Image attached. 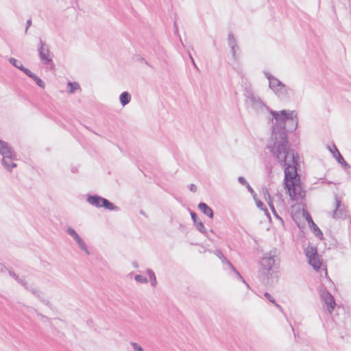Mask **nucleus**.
Returning <instances> with one entry per match:
<instances>
[{"label": "nucleus", "mask_w": 351, "mask_h": 351, "mask_svg": "<svg viewBox=\"0 0 351 351\" xmlns=\"http://www.w3.org/2000/svg\"><path fill=\"white\" fill-rule=\"evenodd\" d=\"M252 108L258 113L266 109L275 119L273 123L270 143L267 148L284 167V189L291 200H297L305 196V191L301 186L300 175L298 171L300 167V157L294 149H291L288 141L287 133L293 132L298 128V120L295 110H282L276 111L256 96L249 101Z\"/></svg>", "instance_id": "nucleus-1"}, {"label": "nucleus", "mask_w": 351, "mask_h": 351, "mask_svg": "<svg viewBox=\"0 0 351 351\" xmlns=\"http://www.w3.org/2000/svg\"><path fill=\"white\" fill-rule=\"evenodd\" d=\"M277 248H274L263 254L260 261V278L265 285H272L278 280L277 272L280 258Z\"/></svg>", "instance_id": "nucleus-2"}, {"label": "nucleus", "mask_w": 351, "mask_h": 351, "mask_svg": "<svg viewBox=\"0 0 351 351\" xmlns=\"http://www.w3.org/2000/svg\"><path fill=\"white\" fill-rule=\"evenodd\" d=\"M86 202L93 206L97 208H104V209L110 211H119L120 210L119 207L109 201L108 199L97 194L88 195Z\"/></svg>", "instance_id": "nucleus-3"}, {"label": "nucleus", "mask_w": 351, "mask_h": 351, "mask_svg": "<svg viewBox=\"0 0 351 351\" xmlns=\"http://www.w3.org/2000/svg\"><path fill=\"white\" fill-rule=\"evenodd\" d=\"M305 255L308 259V264L315 271H319L322 266V261L319 258L316 247H308L305 250Z\"/></svg>", "instance_id": "nucleus-4"}, {"label": "nucleus", "mask_w": 351, "mask_h": 351, "mask_svg": "<svg viewBox=\"0 0 351 351\" xmlns=\"http://www.w3.org/2000/svg\"><path fill=\"white\" fill-rule=\"evenodd\" d=\"M38 52L40 60L45 64L53 63L52 59L49 57L50 50L49 46L41 38H39V47Z\"/></svg>", "instance_id": "nucleus-5"}, {"label": "nucleus", "mask_w": 351, "mask_h": 351, "mask_svg": "<svg viewBox=\"0 0 351 351\" xmlns=\"http://www.w3.org/2000/svg\"><path fill=\"white\" fill-rule=\"evenodd\" d=\"M274 93L282 101L288 100L295 95L294 90L283 83L274 91Z\"/></svg>", "instance_id": "nucleus-6"}, {"label": "nucleus", "mask_w": 351, "mask_h": 351, "mask_svg": "<svg viewBox=\"0 0 351 351\" xmlns=\"http://www.w3.org/2000/svg\"><path fill=\"white\" fill-rule=\"evenodd\" d=\"M320 296L322 300L324 302V304L326 305L327 310L330 313H331L336 306L334 296L326 288L321 291Z\"/></svg>", "instance_id": "nucleus-7"}, {"label": "nucleus", "mask_w": 351, "mask_h": 351, "mask_svg": "<svg viewBox=\"0 0 351 351\" xmlns=\"http://www.w3.org/2000/svg\"><path fill=\"white\" fill-rule=\"evenodd\" d=\"M303 215L305 217L306 221L308 222V226L311 230L313 232L314 234L318 237L320 240L324 239V236L320 228L317 226V224L313 221V218L311 217L310 213L304 210Z\"/></svg>", "instance_id": "nucleus-8"}, {"label": "nucleus", "mask_w": 351, "mask_h": 351, "mask_svg": "<svg viewBox=\"0 0 351 351\" xmlns=\"http://www.w3.org/2000/svg\"><path fill=\"white\" fill-rule=\"evenodd\" d=\"M66 232L75 241L81 250L84 251L86 254H90L86 243L73 228L69 227L66 229Z\"/></svg>", "instance_id": "nucleus-9"}, {"label": "nucleus", "mask_w": 351, "mask_h": 351, "mask_svg": "<svg viewBox=\"0 0 351 351\" xmlns=\"http://www.w3.org/2000/svg\"><path fill=\"white\" fill-rule=\"evenodd\" d=\"M0 154L2 158H11V157H16V154L13 147L8 143L0 139Z\"/></svg>", "instance_id": "nucleus-10"}, {"label": "nucleus", "mask_w": 351, "mask_h": 351, "mask_svg": "<svg viewBox=\"0 0 351 351\" xmlns=\"http://www.w3.org/2000/svg\"><path fill=\"white\" fill-rule=\"evenodd\" d=\"M190 215L191 217V219L193 222V225L196 228V229L199 231L204 236L208 237V233L206 229L204 227L203 222L199 219L196 213L193 210H190Z\"/></svg>", "instance_id": "nucleus-11"}, {"label": "nucleus", "mask_w": 351, "mask_h": 351, "mask_svg": "<svg viewBox=\"0 0 351 351\" xmlns=\"http://www.w3.org/2000/svg\"><path fill=\"white\" fill-rule=\"evenodd\" d=\"M333 147L335 149V152H333L330 148H329L330 152L332 153V156L334 158H336L337 161L341 165L343 169H348V168H350V166L348 164V162L344 160L343 157L342 156V155L341 154V153L339 152V151L338 150V149L337 148L336 145H333Z\"/></svg>", "instance_id": "nucleus-12"}, {"label": "nucleus", "mask_w": 351, "mask_h": 351, "mask_svg": "<svg viewBox=\"0 0 351 351\" xmlns=\"http://www.w3.org/2000/svg\"><path fill=\"white\" fill-rule=\"evenodd\" d=\"M16 160H17V156L11 157V158H2L1 165L8 171L11 172L12 170L17 166V165L14 162Z\"/></svg>", "instance_id": "nucleus-13"}, {"label": "nucleus", "mask_w": 351, "mask_h": 351, "mask_svg": "<svg viewBox=\"0 0 351 351\" xmlns=\"http://www.w3.org/2000/svg\"><path fill=\"white\" fill-rule=\"evenodd\" d=\"M198 208L208 217L213 219L214 217V212L213 209L205 202H199L197 205Z\"/></svg>", "instance_id": "nucleus-14"}, {"label": "nucleus", "mask_w": 351, "mask_h": 351, "mask_svg": "<svg viewBox=\"0 0 351 351\" xmlns=\"http://www.w3.org/2000/svg\"><path fill=\"white\" fill-rule=\"evenodd\" d=\"M9 62L15 68L19 69L22 72H23L25 75L27 73V72L29 71V69L25 67L21 61L14 58H10L9 59Z\"/></svg>", "instance_id": "nucleus-15"}, {"label": "nucleus", "mask_w": 351, "mask_h": 351, "mask_svg": "<svg viewBox=\"0 0 351 351\" xmlns=\"http://www.w3.org/2000/svg\"><path fill=\"white\" fill-rule=\"evenodd\" d=\"M215 254L219 257L223 264H226L229 266L231 269H235V267L231 263V262L223 255L222 251L219 249H217L215 251Z\"/></svg>", "instance_id": "nucleus-16"}, {"label": "nucleus", "mask_w": 351, "mask_h": 351, "mask_svg": "<svg viewBox=\"0 0 351 351\" xmlns=\"http://www.w3.org/2000/svg\"><path fill=\"white\" fill-rule=\"evenodd\" d=\"M29 291L34 294L36 298H38L41 302H43L46 306H50V302L48 300H46L44 298L43 293L40 290L36 289H31Z\"/></svg>", "instance_id": "nucleus-17"}, {"label": "nucleus", "mask_w": 351, "mask_h": 351, "mask_svg": "<svg viewBox=\"0 0 351 351\" xmlns=\"http://www.w3.org/2000/svg\"><path fill=\"white\" fill-rule=\"evenodd\" d=\"M26 75L28 76L29 78L32 79L40 88H45V82L38 76L32 73L30 70L27 72Z\"/></svg>", "instance_id": "nucleus-18"}, {"label": "nucleus", "mask_w": 351, "mask_h": 351, "mask_svg": "<svg viewBox=\"0 0 351 351\" xmlns=\"http://www.w3.org/2000/svg\"><path fill=\"white\" fill-rule=\"evenodd\" d=\"M131 101V95L127 92H123L119 96V101L123 106H126Z\"/></svg>", "instance_id": "nucleus-19"}, {"label": "nucleus", "mask_w": 351, "mask_h": 351, "mask_svg": "<svg viewBox=\"0 0 351 351\" xmlns=\"http://www.w3.org/2000/svg\"><path fill=\"white\" fill-rule=\"evenodd\" d=\"M282 84V82L281 81H280L278 78L274 77L273 78V80L269 82V87L274 92Z\"/></svg>", "instance_id": "nucleus-20"}, {"label": "nucleus", "mask_w": 351, "mask_h": 351, "mask_svg": "<svg viewBox=\"0 0 351 351\" xmlns=\"http://www.w3.org/2000/svg\"><path fill=\"white\" fill-rule=\"evenodd\" d=\"M147 274L149 277L151 285L152 287H156L157 285V280H156V275H155L154 271L151 269H147Z\"/></svg>", "instance_id": "nucleus-21"}, {"label": "nucleus", "mask_w": 351, "mask_h": 351, "mask_svg": "<svg viewBox=\"0 0 351 351\" xmlns=\"http://www.w3.org/2000/svg\"><path fill=\"white\" fill-rule=\"evenodd\" d=\"M264 296L267 300L274 304L280 311H282V306L276 303L275 299L272 297V295L270 293H269L268 292H265L264 293Z\"/></svg>", "instance_id": "nucleus-22"}, {"label": "nucleus", "mask_w": 351, "mask_h": 351, "mask_svg": "<svg viewBox=\"0 0 351 351\" xmlns=\"http://www.w3.org/2000/svg\"><path fill=\"white\" fill-rule=\"evenodd\" d=\"M68 87L69 88V93H73L75 91L80 89V86L77 82H69L68 83Z\"/></svg>", "instance_id": "nucleus-23"}, {"label": "nucleus", "mask_w": 351, "mask_h": 351, "mask_svg": "<svg viewBox=\"0 0 351 351\" xmlns=\"http://www.w3.org/2000/svg\"><path fill=\"white\" fill-rule=\"evenodd\" d=\"M244 96L246 97L248 101L251 100L253 97H256V95L253 93L252 89L250 87H246L245 88Z\"/></svg>", "instance_id": "nucleus-24"}, {"label": "nucleus", "mask_w": 351, "mask_h": 351, "mask_svg": "<svg viewBox=\"0 0 351 351\" xmlns=\"http://www.w3.org/2000/svg\"><path fill=\"white\" fill-rule=\"evenodd\" d=\"M263 192L264 193L265 198L268 205L269 206V204H274L272 199H271V197L268 191V189L267 188H263Z\"/></svg>", "instance_id": "nucleus-25"}, {"label": "nucleus", "mask_w": 351, "mask_h": 351, "mask_svg": "<svg viewBox=\"0 0 351 351\" xmlns=\"http://www.w3.org/2000/svg\"><path fill=\"white\" fill-rule=\"evenodd\" d=\"M228 42L229 47L237 45L236 38L232 33H229Z\"/></svg>", "instance_id": "nucleus-26"}, {"label": "nucleus", "mask_w": 351, "mask_h": 351, "mask_svg": "<svg viewBox=\"0 0 351 351\" xmlns=\"http://www.w3.org/2000/svg\"><path fill=\"white\" fill-rule=\"evenodd\" d=\"M344 215H346V210L345 208L343 207H340L339 208V210H338V213L337 215H335L333 213L332 215V217L333 218H341V217H343Z\"/></svg>", "instance_id": "nucleus-27"}, {"label": "nucleus", "mask_w": 351, "mask_h": 351, "mask_svg": "<svg viewBox=\"0 0 351 351\" xmlns=\"http://www.w3.org/2000/svg\"><path fill=\"white\" fill-rule=\"evenodd\" d=\"M335 209L334 210V214L337 215L338 213L339 208H340L341 206V201L337 197V195H335Z\"/></svg>", "instance_id": "nucleus-28"}, {"label": "nucleus", "mask_w": 351, "mask_h": 351, "mask_svg": "<svg viewBox=\"0 0 351 351\" xmlns=\"http://www.w3.org/2000/svg\"><path fill=\"white\" fill-rule=\"evenodd\" d=\"M134 279L136 282L141 283H147L148 282L147 278L141 274L135 275Z\"/></svg>", "instance_id": "nucleus-29"}, {"label": "nucleus", "mask_w": 351, "mask_h": 351, "mask_svg": "<svg viewBox=\"0 0 351 351\" xmlns=\"http://www.w3.org/2000/svg\"><path fill=\"white\" fill-rule=\"evenodd\" d=\"M231 48V53L233 59L237 61L238 60L237 56V51L239 50V47L238 45L236 46H232L230 47Z\"/></svg>", "instance_id": "nucleus-30"}, {"label": "nucleus", "mask_w": 351, "mask_h": 351, "mask_svg": "<svg viewBox=\"0 0 351 351\" xmlns=\"http://www.w3.org/2000/svg\"><path fill=\"white\" fill-rule=\"evenodd\" d=\"M237 276L238 277V279H239L240 280L242 281V282H243L245 285H247V287H249V285L246 282V281L245 280V279L242 277V276L241 275V274L237 271V269L235 268V269H232Z\"/></svg>", "instance_id": "nucleus-31"}, {"label": "nucleus", "mask_w": 351, "mask_h": 351, "mask_svg": "<svg viewBox=\"0 0 351 351\" xmlns=\"http://www.w3.org/2000/svg\"><path fill=\"white\" fill-rule=\"evenodd\" d=\"M237 276L238 277V279H239L240 280L242 281V282H243L245 285H247V287H249V285L246 282V281L245 280V279L242 277V276L241 275V274L237 271V269L235 268V269H232Z\"/></svg>", "instance_id": "nucleus-32"}, {"label": "nucleus", "mask_w": 351, "mask_h": 351, "mask_svg": "<svg viewBox=\"0 0 351 351\" xmlns=\"http://www.w3.org/2000/svg\"><path fill=\"white\" fill-rule=\"evenodd\" d=\"M237 276L238 277V279H239L240 280L242 281V282H243L245 285H247V287H249V285L246 282V281L245 280V279L242 277V276L241 275V274L237 271V269L235 268V269H232Z\"/></svg>", "instance_id": "nucleus-33"}, {"label": "nucleus", "mask_w": 351, "mask_h": 351, "mask_svg": "<svg viewBox=\"0 0 351 351\" xmlns=\"http://www.w3.org/2000/svg\"><path fill=\"white\" fill-rule=\"evenodd\" d=\"M237 276L238 277V279H239L240 280L242 281V282H243L245 285H247V287H249V285L246 282V281L245 280V279L242 277V276L241 275V274L237 271V269L235 268V269H232Z\"/></svg>", "instance_id": "nucleus-34"}, {"label": "nucleus", "mask_w": 351, "mask_h": 351, "mask_svg": "<svg viewBox=\"0 0 351 351\" xmlns=\"http://www.w3.org/2000/svg\"><path fill=\"white\" fill-rule=\"evenodd\" d=\"M254 200L256 202V204L257 207L258 208H260L261 210L263 209L265 207V205L263 204V202L261 200L257 199L256 197L254 198Z\"/></svg>", "instance_id": "nucleus-35"}, {"label": "nucleus", "mask_w": 351, "mask_h": 351, "mask_svg": "<svg viewBox=\"0 0 351 351\" xmlns=\"http://www.w3.org/2000/svg\"><path fill=\"white\" fill-rule=\"evenodd\" d=\"M131 346H132L133 349L135 351H143V348L140 345H138L137 343L131 342Z\"/></svg>", "instance_id": "nucleus-36"}, {"label": "nucleus", "mask_w": 351, "mask_h": 351, "mask_svg": "<svg viewBox=\"0 0 351 351\" xmlns=\"http://www.w3.org/2000/svg\"><path fill=\"white\" fill-rule=\"evenodd\" d=\"M272 169H273V167L270 163L265 165V170L269 176H270L272 173Z\"/></svg>", "instance_id": "nucleus-37"}, {"label": "nucleus", "mask_w": 351, "mask_h": 351, "mask_svg": "<svg viewBox=\"0 0 351 351\" xmlns=\"http://www.w3.org/2000/svg\"><path fill=\"white\" fill-rule=\"evenodd\" d=\"M238 182H239L241 184H242V185H243V186H246L249 184V183L246 181L245 178L244 177H243V176H239V177L238 178Z\"/></svg>", "instance_id": "nucleus-38"}, {"label": "nucleus", "mask_w": 351, "mask_h": 351, "mask_svg": "<svg viewBox=\"0 0 351 351\" xmlns=\"http://www.w3.org/2000/svg\"><path fill=\"white\" fill-rule=\"evenodd\" d=\"M245 187L247 188V191L252 195L254 199L256 198V193H255L254 190L252 188V186L250 185V184H248Z\"/></svg>", "instance_id": "nucleus-39"}, {"label": "nucleus", "mask_w": 351, "mask_h": 351, "mask_svg": "<svg viewBox=\"0 0 351 351\" xmlns=\"http://www.w3.org/2000/svg\"><path fill=\"white\" fill-rule=\"evenodd\" d=\"M269 208H270L271 210L272 211L273 214H274L276 217H278V218H279V219H280L282 220V218H280V217L278 216V213H277V211H276V208H275L274 205V204H269Z\"/></svg>", "instance_id": "nucleus-40"}, {"label": "nucleus", "mask_w": 351, "mask_h": 351, "mask_svg": "<svg viewBox=\"0 0 351 351\" xmlns=\"http://www.w3.org/2000/svg\"><path fill=\"white\" fill-rule=\"evenodd\" d=\"M19 284H21L22 286H23L25 289H28V287H27V283L25 280L20 278L19 277V279L18 280H16Z\"/></svg>", "instance_id": "nucleus-41"}, {"label": "nucleus", "mask_w": 351, "mask_h": 351, "mask_svg": "<svg viewBox=\"0 0 351 351\" xmlns=\"http://www.w3.org/2000/svg\"><path fill=\"white\" fill-rule=\"evenodd\" d=\"M8 271L10 276H12L13 278H14L15 280L19 279V276L17 274H16V273L14 271H13L11 269H8Z\"/></svg>", "instance_id": "nucleus-42"}, {"label": "nucleus", "mask_w": 351, "mask_h": 351, "mask_svg": "<svg viewBox=\"0 0 351 351\" xmlns=\"http://www.w3.org/2000/svg\"><path fill=\"white\" fill-rule=\"evenodd\" d=\"M32 19H29L27 21H26V27H25V34H26L27 33V30L29 29V27L32 25Z\"/></svg>", "instance_id": "nucleus-43"}, {"label": "nucleus", "mask_w": 351, "mask_h": 351, "mask_svg": "<svg viewBox=\"0 0 351 351\" xmlns=\"http://www.w3.org/2000/svg\"><path fill=\"white\" fill-rule=\"evenodd\" d=\"M264 74H265V77H267V79L269 80V82H271L273 80V78L274 77V76H273L271 73H269L267 71H265Z\"/></svg>", "instance_id": "nucleus-44"}, {"label": "nucleus", "mask_w": 351, "mask_h": 351, "mask_svg": "<svg viewBox=\"0 0 351 351\" xmlns=\"http://www.w3.org/2000/svg\"><path fill=\"white\" fill-rule=\"evenodd\" d=\"M197 186H196V185H195V184H190V186H189V190H190L191 191H192V192H193V193H195V192L197 191Z\"/></svg>", "instance_id": "nucleus-45"}, {"label": "nucleus", "mask_w": 351, "mask_h": 351, "mask_svg": "<svg viewBox=\"0 0 351 351\" xmlns=\"http://www.w3.org/2000/svg\"><path fill=\"white\" fill-rule=\"evenodd\" d=\"M8 269L2 263H0V271L3 272Z\"/></svg>", "instance_id": "nucleus-46"}, {"label": "nucleus", "mask_w": 351, "mask_h": 351, "mask_svg": "<svg viewBox=\"0 0 351 351\" xmlns=\"http://www.w3.org/2000/svg\"><path fill=\"white\" fill-rule=\"evenodd\" d=\"M262 210L264 211L265 214L269 218L271 219V217H270V214L269 213V210L267 208V207L265 206L263 209H262Z\"/></svg>", "instance_id": "nucleus-47"}, {"label": "nucleus", "mask_w": 351, "mask_h": 351, "mask_svg": "<svg viewBox=\"0 0 351 351\" xmlns=\"http://www.w3.org/2000/svg\"><path fill=\"white\" fill-rule=\"evenodd\" d=\"M262 210L264 211L265 214L269 218L271 219V217H270V214L269 213V210L267 208V207L265 206L263 209H262Z\"/></svg>", "instance_id": "nucleus-48"}, {"label": "nucleus", "mask_w": 351, "mask_h": 351, "mask_svg": "<svg viewBox=\"0 0 351 351\" xmlns=\"http://www.w3.org/2000/svg\"><path fill=\"white\" fill-rule=\"evenodd\" d=\"M38 315H40V316L42 318H43V319H49L47 316H45V315H44L38 314Z\"/></svg>", "instance_id": "nucleus-49"}, {"label": "nucleus", "mask_w": 351, "mask_h": 351, "mask_svg": "<svg viewBox=\"0 0 351 351\" xmlns=\"http://www.w3.org/2000/svg\"><path fill=\"white\" fill-rule=\"evenodd\" d=\"M191 62H192L193 64L194 65V66H195L196 69H197V65L195 64V62L194 59H192V61H191Z\"/></svg>", "instance_id": "nucleus-50"}, {"label": "nucleus", "mask_w": 351, "mask_h": 351, "mask_svg": "<svg viewBox=\"0 0 351 351\" xmlns=\"http://www.w3.org/2000/svg\"><path fill=\"white\" fill-rule=\"evenodd\" d=\"M71 171H72L73 173H75V172L77 171V169H76V168H75V167H73V168L71 169Z\"/></svg>", "instance_id": "nucleus-51"}, {"label": "nucleus", "mask_w": 351, "mask_h": 351, "mask_svg": "<svg viewBox=\"0 0 351 351\" xmlns=\"http://www.w3.org/2000/svg\"><path fill=\"white\" fill-rule=\"evenodd\" d=\"M132 264H133V265H134V267H138V264H137V263H136V262H133V263H132Z\"/></svg>", "instance_id": "nucleus-52"}, {"label": "nucleus", "mask_w": 351, "mask_h": 351, "mask_svg": "<svg viewBox=\"0 0 351 351\" xmlns=\"http://www.w3.org/2000/svg\"><path fill=\"white\" fill-rule=\"evenodd\" d=\"M325 183H326L327 184H332L333 182L328 180V181H326Z\"/></svg>", "instance_id": "nucleus-53"}, {"label": "nucleus", "mask_w": 351, "mask_h": 351, "mask_svg": "<svg viewBox=\"0 0 351 351\" xmlns=\"http://www.w3.org/2000/svg\"><path fill=\"white\" fill-rule=\"evenodd\" d=\"M140 213H141V215H145V212H144L143 210H141L140 211Z\"/></svg>", "instance_id": "nucleus-54"}, {"label": "nucleus", "mask_w": 351, "mask_h": 351, "mask_svg": "<svg viewBox=\"0 0 351 351\" xmlns=\"http://www.w3.org/2000/svg\"><path fill=\"white\" fill-rule=\"evenodd\" d=\"M189 57H190V59L192 60V59H193V58L192 57V56L191 54H189Z\"/></svg>", "instance_id": "nucleus-55"}, {"label": "nucleus", "mask_w": 351, "mask_h": 351, "mask_svg": "<svg viewBox=\"0 0 351 351\" xmlns=\"http://www.w3.org/2000/svg\"><path fill=\"white\" fill-rule=\"evenodd\" d=\"M333 152H335V148L333 147V149H330Z\"/></svg>", "instance_id": "nucleus-56"}, {"label": "nucleus", "mask_w": 351, "mask_h": 351, "mask_svg": "<svg viewBox=\"0 0 351 351\" xmlns=\"http://www.w3.org/2000/svg\"><path fill=\"white\" fill-rule=\"evenodd\" d=\"M210 232H212V233H214L213 230H210Z\"/></svg>", "instance_id": "nucleus-57"}]
</instances>
